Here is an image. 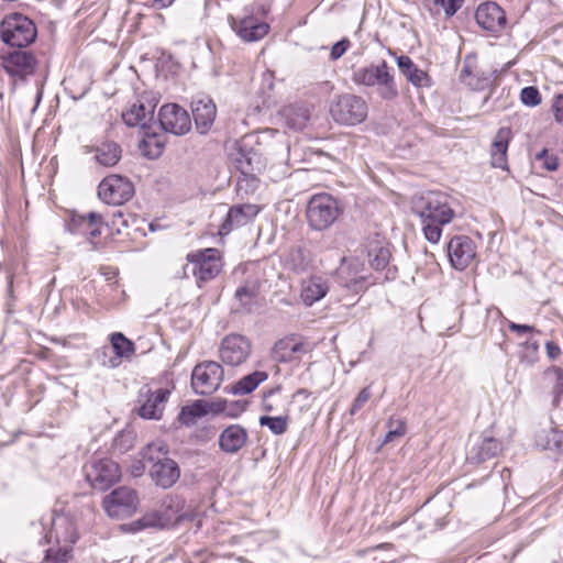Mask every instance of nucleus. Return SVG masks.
<instances>
[{
  "instance_id": "nucleus-59",
  "label": "nucleus",
  "mask_w": 563,
  "mask_h": 563,
  "mask_svg": "<svg viewBox=\"0 0 563 563\" xmlns=\"http://www.w3.org/2000/svg\"><path fill=\"white\" fill-rule=\"evenodd\" d=\"M175 0H152V7L157 10L168 8Z\"/></svg>"
},
{
  "instance_id": "nucleus-51",
  "label": "nucleus",
  "mask_w": 563,
  "mask_h": 563,
  "mask_svg": "<svg viewBox=\"0 0 563 563\" xmlns=\"http://www.w3.org/2000/svg\"><path fill=\"white\" fill-rule=\"evenodd\" d=\"M464 0H434L435 5L441 7L448 16H452L462 7Z\"/></svg>"
},
{
  "instance_id": "nucleus-32",
  "label": "nucleus",
  "mask_w": 563,
  "mask_h": 563,
  "mask_svg": "<svg viewBox=\"0 0 563 563\" xmlns=\"http://www.w3.org/2000/svg\"><path fill=\"white\" fill-rule=\"evenodd\" d=\"M282 115L290 129L299 131L306 128L310 118V111L306 106L290 104L283 108Z\"/></svg>"
},
{
  "instance_id": "nucleus-44",
  "label": "nucleus",
  "mask_w": 563,
  "mask_h": 563,
  "mask_svg": "<svg viewBox=\"0 0 563 563\" xmlns=\"http://www.w3.org/2000/svg\"><path fill=\"white\" fill-rule=\"evenodd\" d=\"M260 424L267 427L274 434H283L287 431L288 417H286V416H278V417L262 416L260 418Z\"/></svg>"
},
{
  "instance_id": "nucleus-15",
  "label": "nucleus",
  "mask_w": 563,
  "mask_h": 563,
  "mask_svg": "<svg viewBox=\"0 0 563 563\" xmlns=\"http://www.w3.org/2000/svg\"><path fill=\"white\" fill-rule=\"evenodd\" d=\"M170 391L165 388H158L154 391L146 389L140 394V407L137 412L144 419L159 420L163 416L166 402Z\"/></svg>"
},
{
  "instance_id": "nucleus-7",
  "label": "nucleus",
  "mask_w": 563,
  "mask_h": 563,
  "mask_svg": "<svg viewBox=\"0 0 563 563\" xmlns=\"http://www.w3.org/2000/svg\"><path fill=\"white\" fill-rule=\"evenodd\" d=\"M224 377L221 364L206 361L197 364L191 373V387L198 395H211L220 387Z\"/></svg>"
},
{
  "instance_id": "nucleus-40",
  "label": "nucleus",
  "mask_w": 563,
  "mask_h": 563,
  "mask_svg": "<svg viewBox=\"0 0 563 563\" xmlns=\"http://www.w3.org/2000/svg\"><path fill=\"white\" fill-rule=\"evenodd\" d=\"M112 349L118 357L130 358L135 353L134 343L124 336L121 332H114L110 335Z\"/></svg>"
},
{
  "instance_id": "nucleus-22",
  "label": "nucleus",
  "mask_w": 563,
  "mask_h": 563,
  "mask_svg": "<svg viewBox=\"0 0 563 563\" xmlns=\"http://www.w3.org/2000/svg\"><path fill=\"white\" fill-rule=\"evenodd\" d=\"M475 19L481 27L490 32H499L506 24V14L495 2L482 3L476 10Z\"/></svg>"
},
{
  "instance_id": "nucleus-46",
  "label": "nucleus",
  "mask_w": 563,
  "mask_h": 563,
  "mask_svg": "<svg viewBox=\"0 0 563 563\" xmlns=\"http://www.w3.org/2000/svg\"><path fill=\"white\" fill-rule=\"evenodd\" d=\"M520 100L525 106L537 107L541 103V95L538 88L528 86L521 90Z\"/></svg>"
},
{
  "instance_id": "nucleus-30",
  "label": "nucleus",
  "mask_w": 563,
  "mask_h": 563,
  "mask_svg": "<svg viewBox=\"0 0 563 563\" xmlns=\"http://www.w3.org/2000/svg\"><path fill=\"white\" fill-rule=\"evenodd\" d=\"M366 255L369 266L375 271H383L389 264L390 251L382 240L369 241L366 245Z\"/></svg>"
},
{
  "instance_id": "nucleus-58",
  "label": "nucleus",
  "mask_w": 563,
  "mask_h": 563,
  "mask_svg": "<svg viewBox=\"0 0 563 563\" xmlns=\"http://www.w3.org/2000/svg\"><path fill=\"white\" fill-rule=\"evenodd\" d=\"M274 394H275V390H269V391L264 394V397H263V409L265 411L271 412V411L275 410V405L272 401V397L274 396Z\"/></svg>"
},
{
  "instance_id": "nucleus-27",
  "label": "nucleus",
  "mask_w": 563,
  "mask_h": 563,
  "mask_svg": "<svg viewBox=\"0 0 563 563\" xmlns=\"http://www.w3.org/2000/svg\"><path fill=\"white\" fill-rule=\"evenodd\" d=\"M511 137L512 133L509 128L504 126L496 132L490 146V164L493 167L508 169L507 151Z\"/></svg>"
},
{
  "instance_id": "nucleus-3",
  "label": "nucleus",
  "mask_w": 563,
  "mask_h": 563,
  "mask_svg": "<svg viewBox=\"0 0 563 563\" xmlns=\"http://www.w3.org/2000/svg\"><path fill=\"white\" fill-rule=\"evenodd\" d=\"M46 538L48 543L54 540L57 548H49L45 559L53 563H67L71 558L73 544L78 538L74 522L66 516H56Z\"/></svg>"
},
{
  "instance_id": "nucleus-28",
  "label": "nucleus",
  "mask_w": 563,
  "mask_h": 563,
  "mask_svg": "<svg viewBox=\"0 0 563 563\" xmlns=\"http://www.w3.org/2000/svg\"><path fill=\"white\" fill-rule=\"evenodd\" d=\"M397 65L401 74L417 88L430 87L431 78L427 71L418 68L409 56L401 55L397 58Z\"/></svg>"
},
{
  "instance_id": "nucleus-21",
  "label": "nucleus",
  "mask_w": 563,
  "mask_h": 563,
  "mask_svg": "<svg viewBox=\"0 0 563 563\" xmlns=\"http://www.w3.org/2000/svg\"><path fill=\"white\" fill-rule=\"evenodd\" d=\"M309 351L308 344L299 336L280 339L273 347V357L280 363L292 362Z\"/></svg>"
},
{
  "instance_id": "nucleus-29",
  "label": "nucleus",
  "mask_w": 563,
  "mask_h": 563,
  "mask_svg": "<svg viewBox=\"0 0 563 563\" xmlns=\"http://www.w3.org/2000/svg\"><path fill=\"white\" fill-rule=\"evenodd\" d=\"M329 291L327 279L321 276H311L302 282L300 297L306 306H312L321 300Z\"/></svg>"
},
{
  "instance_id": "nucleus-10",
  "label": "nucleus",
  "mask_w": 563,
  "mask_h": 563,
  "mask_svg": "<svg viewBox=\"0 0 563 563\" xmlns=\"http://www.w3.org/2000/svg\"><path fill=\"white\" fill-rule=\"evenodd\" d=\"M133 195V184L121 175H109L98 186V196L107 205L121 206L128 202Z\"/></svg>"
},
{
  "instance_id": "nucleus-17",
  "label": "nucleus",
  "mask_w": 563,
  "mask_h": 563,
  "mask_svg": "<svg viewBox=\"0 0 563 563\" xmlns=\"http://www.w3.org/2000/svg\"><path fill=\"white\" fill-rule=\"evenodd\" d=\"M161 511L167 526L178 525L185 520H195L197 517L196 511L186 506L185 500L177 495H168L164 498Z\"/></svg>"
},
{
  "instance_id": "nucleus-24",
  "label": "nucleus",
  "mask_w": 563,
  "mask_h": 563,
  "mask_svg": "<svg viewBox=\"0 0 563 563\" xmlns=\"http://www.w3.org/2000/svg\"><path fill=\"white\" fill-rule=\"evenodd\" d=\"M150 475L155 484L162 488L172 487L180 477V468L172 459H163L150 466Z\"/></svg>"
},
{
  "instance_id": "nucleus-39",
  "label": "nucleus",
  "mask_w": 563,
  "mask_h": 563,
  "mask_svg": "<svg viewBox=\"0 0 563 563\" xmlns=\"http://www.w3.org/2000/svg\"><path fill=\"white\" fill-rule=\"evenodd\" d=\"M207 412V404L203 400H196L194 404L183 407L178 420L185 426H191Z\"/></svg>"
},
{
  "instance_id": "nucleus-52",
  "label": "nucleus",
  "mask_w": 563,
  "mask_h": 563,
  "mask_svg": "<svg viewBox=\"0 0 563 563\" xmlns=\"http://www.w3.org/2000/svg\"><path fill=\"white\" fill-rule=\"evenodd\" d=\"M536 159L541 162L542 166L550 172L556 170L558 159L554 156H550L548 151L544 148L536 155Z\"/></svg>"
},
{
  "instance_id": "nucleus-41",
  "label": "nucleus",
  "mask_w": 563,
  "mask_h": 563,
  "mask_svg": "<svg viewBox=\"0 0 563 563\" xmlns=\"http://www.w3.org/2000/svg\"><path fill=\"white\" fill-rule=\"evenodd\" d=\"M460 78L466 86L474 90L484 89L489 84V77L475 74L467 64V60H465V65L461 70Z\"/></svg>"
},
{
  "instance_id": "nucleus-47",
  "label": "nucleus",
  "mask_w": 563,
  "mask_h": 563,
  "mask_svg": "<svg viewBox=\"0 0 563 563\" xmlns=\"http://www.w3.org/2000/svg\"><path fill=\"white\" fill-rule=\"evenodd\" d=\"M140 148L143 154L150 158L158 157L163 152V146L159 145L154 139L148 141L142 140L140 143Z\"/></svg>"
},
{
  "instance_id": "nucleus-48",
  "label": "nucleus",
  "mask_w": 563,
  "mask_h": 563,
  "mask_svg": "<svg viewBox=\"0 0 563 563\" xmlns=\"http://www.w3.org/2000/svg\"><path fill=\"white\" fill-rule=\"evenodd\" d=\"M547 438L549 442L543 445L544 449L563 451V431L551 429L547 432Z\"/></svg>"
},
{
  "instance_id": "nucleus-31",
  "label": "nucleus",
  "mask_w": 563,
  "mask_h": 563,
  "mask_svg": "<svg viewBox=\"0 0 563 563\" xmlns=\"http://www.w3.org/2000/svg\"><path fill=\"white\" fill-rule=\"evenodd\" d=\"M501 451V444L494 438H485L479 444L473 445L467 459L475 463L484 462L494 457Z\"/></svg>"
},
{
  "instance_id": "nucleus-11",
  "label": "nucleus",
  "mask_w": 563,
  "mask_h": 563,
  "mask_svg": "<svg viewBox=\"0 0 563 563\" xmlns=\"http://www.w3.org/2000/svg\"><path fill=\"white\" fill-rule=\"evenodd\" d=\"M187 261L198 283L213 279L222 269V261L217 249H206L190 252Z\"/></svg>"
},
{
  "instance_id": "nucleus-42",
  "label": "nucleus",
  "mask_w": 563,
  "mask_h": 563,
  "mask_svg": "<svg viewBox=\"0 0 563 563\" xmlns=\"http://www.w3.org/2000/svg\"><path fill=\"white\" fill-rule=\"evenodd\" d=\"M131 531H139L145 528H165L168 527L163 518L162 511H155L151 514H146L137 521L131 525Z\"/></svg>"
},
{
  "instance_id": "nucleus-43",
  "label": "nucleus",
  "mask_w": 563,
  "mask_h": 563,
  "mask_svg": "<svg viewBox=\"0 0 563 563\" xmlns=\"http://www.w3.org/2000/svg\"><path fill=\"white\" fill-rule=\"evenodd\" d=\"M387 428L388 432L384 438V444L400 439L406 433V422L401 418L390 417L387 422Z\"/></svg>"
},
{
  "instance_id": "nucleus-8",
  "label": "nucleus",
  "mask_w": 563,
  "mask_h": 563,
  "mask_svg": "<svg viewBox=\"0 0 563 563\" xmlns=\"http://www.w3.org/2000/svg\"><path fill=\"white\" fill-rule=\"evenodd\" d=\"M339 208L336 201L329 195L313 196L307 207L308 222L314 230L329 228L336 219Z\"/></svg>"
},
{
  "instance_id": "nucleus-18",
  "label": "nucleus",
  "mask_w": 563,
  "mask_h": 563,
  "mask_svg": "<svg viewBox=\"0 0 563 563\" xmlns=\"http://www.w3.org/2000/svg\"><path fill=\"white\" fill-rule=\"evenodd\" d=\"M260 211L261 208L254 203H241L232 206L220 227V234L228 235L234 229L246 225L255 219Z\"/></svg>"
},
{
  "instance_id": "nucleus-23",
  "label": "nucleus",
  "mask_w": 563,
  "mask_h": 563,
  "mask_svg": "<svg viewBox=\"0 0 563 563\" xmlns=\"http://www.w3.org/2000/svg\"><path fill=\"white\" fill-rule=\"evenodd\" d=\"M103 224V216L98 212H89L86 216H77L73 218L75 231L85 235L93 250L98 249L97 239L101 234V228Z\"/></svg>"
},
{
  "instance_id": "nucleus-26",
  "label": "nucleus",
  "mask_w": 563,
  "mask_h": 563,
  "mask_svg": "<svg viewBox=\"0 0 563 563\" xmlns=\"http://www.w3.org/2000/svg\"><path fill=\"white\" fill-rule=\"evenodd\" d=\"M249 433L240 424L227 427L219 435V446L228 454H235L245 446Z\"/></svg>"
},
{
  "instance_id": "nucleus-38",
  "label": "nucleus",
  "mask_w": 563,
  "mask_h": 563,
  "mask_svg": "<svg viewBox=\"0 0 563 563\" xmlns=\"http://www.w3.org/2000/svg\"><path fill=\"white\" fill-rule=\"evenodd\" d=\"M141 455L144 462L154 465L157 462H163V459H169L167 456L168 445L163 440L153 441L142 450Z\"/></svg>"
},
{
  "instance_id": "nucleus-14",
  "label": "nucleus",
  "mask_w": 563,
  "mask_h": 563,
  "mask_svg": "<svg viewBox=\"0 0 563 563\" xmlns=\"http://www.w3.org/2000/svg\"><path fill=\"white\" fill-rule=\"evenodd\" d=\"M448 256L455 269L464 271L476 256V245L470 236L456 235L448 244Z\"/></svg>"
},
{
  "instance_id": "nucleus-19",
  "label": "nucleus",
  "mask_w": 563,
  "mask_h": 563,
  "mask_svg": "<svg viewBox=\"0 0 563 563\" xmlns=\"http://www.w3.org/2000/svg\"><path fill=\"white\" fill-rule=\"evenodd\" d=\"M230 25L236 35L244 42H256L263 38L269 30L267 23L260 21L253 15L235 20L230 16Z\"/></svg>"
},
{
  "instance_id": "nucleus-35",
  "label": "nucleus",
  "mask_w": 563,
  "mask_h": 563,
  "mask_svg": "<svg viewBox=\"0 0 563 563\" xmlns=\"http://www.w3.org/2000/svg\"><path fill=\"white\" fill-rule=\"evenodd\" d=\"M235 164L243 175H253L264 167L262 158L256 152H245L242 148L236 154Z\"/></svg>"
},
{
  "instance_id": "nucleus-37",
  "label": "nucleus",
  "mask_w": 563,
  "mask_h": 563,
  "mask_svg": "<svg viewBox=\"0 0 563 563\" xmlns=\"http://www.w3.org/2000/svg\"><path fill=\"white\" fill-rule=\"evenodd\" d=\"M268 378L266 372L256 371L242 377L231 389L234 395H247L255 390L257 386Z\"/></svg>"
},
{
  "instance_id": "nucleus-2",
  "label": "nucleus",
  "mask_w": 563,
  "mask_h": 563,
  "mask_svg": "<svg viewBox=\"0 0 563 563\" xmlns=\"http://www.w3.org/2000/svg\"><path fill=\"white\" fill-rule=\"evenodd\" d=\"M391 70L387 63L382 60L376 65L357 68L353 71L352 80L356 85L376 87L383 100L391 101L398 97V88Z\"/></svg>"
},
{
  "instance_id": "nucleus-9",
  "label": "nucleus",
  "mask_w": 563,
  "mask_h": 563,
  "mask_svg": "<svg viewBox=\"0 0 563 563\" xmlns=\"http://www.w3.org/2000/svg\"><path fill=\"white\" fill-rule=\"evenodd\" d=\"M104 511L112 518L122 519L132 516L139 506L137 493L126 486H121L103 498Z\"/></svg>"
},
{
  "instance_id": "nucleus-50",
  "label": "nucleus",
  "mask_w": 563,
  "mask_h": 563,
  "mask_svg": "<svg viewBox=\"0 0 563 563\" xmlns=\"http://www.w3.org/2000/svg\"><path fill=\"white\" fill-rule=\"evenodd\" d=\"M371 396L369 387H364L355 397L350 408V415L354 416L369 400Z\"/></svg>"
},
{
  "instance_id": "nucleus-60",
  "label": "nucleus",
  "mask_w": 563,
  "mask_h": 563,
  "mask_svg": "<svg viewBox=\"0 0 563 563\" xmlns=\"http://www.w3.org/2000/svg\"><path fill=\"white\" fill-rule=\"evenodd\" d=\"M390 548H391L390 543H380L376 547V549H390Z\"/></svg>"
},
{
  "instance_id": "nucleus-20",
  "label": "nucleus",
  "mask_w": 563,
  "mask_h": 563,
  "mask_svg": "<svg viewBox=\"0 0 563 563\" xmlns=\"http://www.w3.org/2000/svg\"><path fill=\"white\" fill-rule=\"evenodd\" d=\"M191 112L196 128L201 134H206L212 126L217 117V107L208 96H200L192 100Z\"/></svg>"
},
{
  "instance_id": "nucleus-49",
  "label": "nucleus",
  "mask_w": 563,
  "mask_h": 563,
  "mask_svg": "<svg viewBox=\"0 0 563 563\" xmlns=\"http://www.w3.org/2000/svg\"><path fill=\"white\" fill-rule=\"evenodd\" d=\"M549 373L554 376L553 394L554 402L559 401L560 396L563 394V369L560 367H553Z\"/></svg>"
},
{
  "instance_id": "nucleus-25",
  "label": "nucleus",
  "mask_w": 563,
  "mask_h": 563,
  "mask_svg": "<svg viewBox=\"0 0 563 563\" xmlns=\"http://www.w3.org/2000/svg\"><path fill=\"white\" fill-rule=\"evenodd\" d=\"M154 109L155 104L137 100L122 112V120L128 126L144 129L154 119Z\"/></svg>"
},
{
  "instance_id": "nucleus-4",
  "label": "nucleus",
  "mask_w": 563,
  "mask_h": 563,
  "mask_svg": "<svg viewBox=\"0 0 563 563\" xmlns=\"http://www.w3.org/2000/svg\"><path fill=\"white\" fill-rule=\"evenodd\" d=\"M36 27L26 16L15 13L7 16L1 23V38L14 47H25L34 42Z\"/></svg>"
},
{
  "instance_id": "nucleus-36",
  "label": "nucleus",
  "mask_w": 563,
  "mask_h": 563,
  "mask_svg": "<svg viewBox=\"0 0 563 563\" xmlns=\"http://www.w3.org/2000/svg\"><path fill=\"white\" fill-rule=\"evenodd\" d=\"M96 161L106 167L114 166L121 158V147L118 143L107 141L96 147Z\"/></svg>"
},
{
  "instance_id": "nucleus-12",
  "label": "nucleus",
  "mask_w": 563,
  "mask_h": 563,
  "mask_svg": "<svg viewBox=\"0 0 563 563\" xmlns=\"http://www.w3.org/2000/svg\"><path fill=\"white\" fill-rule=\"evenodd\" d=\"M251 351V341L244 335L233 333L223 338L219 349V356L222 363L234 367L246 362Z\"/></svg>"
},
{
  "instance_id": "nucleus-57",
  "label": "nucleus",
  "mask_w": 563,
  "mask_h": 563,
  "mask_svg": "<svg viewBox=\"0 0 563 563\" xmlns=\"http://www.w3.org/2000/svg\"><path fill=\"white\" fill-rule=\"evenodd\" d=\"M508 328L512 332L517 333H527V332H533L536 331L534 327L528 325V324H519L512 321L508 322Z\"/></svg>"
},
{
  "instance_id": "nucleus-62",
  "label": "nucleus",
  "mask_w": 563,
  "mask_h": 563,
  "mask_svg": "<svg viewBox=\"0 0 563 563\" xmlns=\"http://www.w3.org/2000/svg\"><path fill=\"white\" fill-rule=\"evenodd\" d=\"M306 393H307L306 389H299L298 390V394H301V395H305Z\"/></svg>"
},
{
  "instance_id": "nucleus-13",
  "label": "nucleus",
  "mask_w": 563,
  "mask_h": 563,
  "mask_svg": "<svg viewBox=\"0 0 563 563\" xmlns=\"http://www.w3.org/2000/svg\"><path fill=\"white\" fill-rule=\"evenodd\" d=\"M158 120L163 130L175 135H184L191 128L188 112L176 103L163 106L158 112Z\"/></svg>"
},
{
  "instance_id": "nucleus-53",
  "label": "nucleus",
  "mask_w": 563,
  "mask_h": 563,
  "mask_svg": "<svg viewBox=\"0 0 563 563\" xmlns=\"http://www.w3.org/2000/svg\"><path fill=\"white\" fill-rule=\"evenodd\" d=\"M350 45H351V43L347 38H343V40L339 41L338 43H335L331 48V53H330L331 59L336 60L340 57H342L349 49Z\"/></svg>"
},
{
  "instance_id": "nucleus-16",
  "label": "nucleus",
  "mask_w": 563,
  "mask_h": 563,
  "mask_svg": "<svg viewBox=\"0 0 563 563\" xmlns=\"http://www.w3.org/2000/svg\"><path fill=\"white\" fill-rule=\"evenodd\" d=\"M2 66L11 76L25 77L35 71L37 60L35 56L27 51L14 49L2 55Z\"/></svg>"
},
{
  "instance_id": "nucleus-33",
  "label": "nucleus",
  "mask_w": 563,
  "mask_h": 563,
  "mask_svg": "<svg viewBox=\"0 0 563 563\" xmlns=\"http://www.w3.org/2000/svg\"><path fill=\"white\" fill-rule=\"evenodd\" d=\"M261 283L258 276L247 279L244 285H241L235 290V298L241 302L244 309L250 311L254 303H256L260 294Z\"/></svg>"
},
{
  "instance_id": "nucleus-55",
  "label": "nucleus",
  "mask_w": 563,
  "mask_h": 563,
  "mask_svg": "<svg viewBox=\"0 0 563 563\" xmlns=\"http://www.w3.org/2000/svg\"><path fill=\"white\" fill-rule=\"evenodd\" d=\"M554 118L558 122L563 121V95H559L552 106Z\"/></svg>"
},
{
  "instance_id": "nucleus-45",
  "label": "nucleus",
  "mask_w": 563,
  "mask_h": 563,
  "mask_svg": "<svg viewBox=\"0 0 563 563\" xmlns=\"http://www.w3.org/2000/svg\"><path fill=\"white\" fill-rule=\"evenodd\" d=\"M539 360V344L537 341H526L521 344L520 361L532 365Z\"/></svg>"
},
{
  "instance_id": "nucleus-61",
  "label": "nucleus",
  "mask_w": 563,
  "mask_h": 563,
  "mask_svg": "<svg viewBox=\"0 0 563 563\" xmlns=\"http://www.w3.org/2000/svg\"><path fill=\"white\" fill-rule=\"evenodd\" d=\"M144 468H145V466H144V465H142L141 467H135V471H137V472H140V473H141V472H143V471H144Z\"/></svg>"
},
{
  "instance_id": "nucleus-1",
  "label": "nucleus",
  "mask_w": 563,
  "mask_h": 563,
  "mask_svg": "<svg viewBox=\"0 0 563 563\" xmlns=\"http://www.w3.org/2000/svg\"><path fill=\"white\" fill-rule=\"evenodd\" d=\"M453 199L441 191H427L413 201V211L420 218L424 239L438 244L443 227L451 223L456 216Z\"/></svg>"
},
{
  "instance_id": "nucleus-54",
  "label": "nucleus",
  "mask_w": 563,
  "mask_h": 563,
  "mask_svg": "<svg viewBox=\"0 0 563 563\" xmlns=\"http://www.w3.org/2000/svg\"><path fill=\"white\" fill-rule=\"evenodd\" d=\"M111 225L117 230L118 233H121L122 227H128V220L125 219L122 211H115L112 214Z\"/></svg>"
},
{
  "instance_id": "nucleus-34",
  "label": "nucleus",
  "mask_w": 563,
  "mask_h": 563,
  "mask_svg": "<svg viewBox=\"0 0 563 563\" xmlns=\"http://www.w3.org/2000/svg\"><path fill=\"white\" fill-rule=\"evenodd\" d=\"M362 272L363 268L355 258L344 260V264L339 269L340 277L345 282V286L353 289H357L358 284L365 280Z\"/></svg>"
},
{
  "instance_id": "nucleus-6",
  "label": "nucleus",
  "mask_w": 563,
  "mask_h": 563,
  "mask_svg": "<svg viewBox=\"0 0 563 563\" xmlns=\"http://www.w3.org/2000/svg\"><path fill=\"white\" fill-rule=\"evenodd\" d=\"M367 104L362 97L344 93L331 104L330 114L340 124L354 125L367 118Z\"/></svg>"
},
{
  "instance_id": "nucleus-5",
  "label": "nucleus",
  "mask_w": 563,
  "mask_h": 563,
  "mask_svg": "<svg viewBox=\"0 0 563 563\" xmlns=\"http://www.w3.org/2000/svg\"><path fill=\"white\" fill-rule=\"evenodd\" d=\"M84 470L89 485L100 492L109 489L121 478L119 464L108 457L92 459Z\"/></svg>"
},
{
  "instance_id": "nucleus-56",
  "label": "nucleus",
  "mask_w": 563,
  "mask_h": 563,
  "mask_svg": "<svg viewBox=\"0 0 563 563\" xmlns=\"http://www.w3.org/2000/svg\"><path fill=\"white\" fill-rule=\"evenodd\" d=\"M545 351L550 360H555L561 355V347L553 341L545 343Z\"/></svg>"
}]
</instances>
